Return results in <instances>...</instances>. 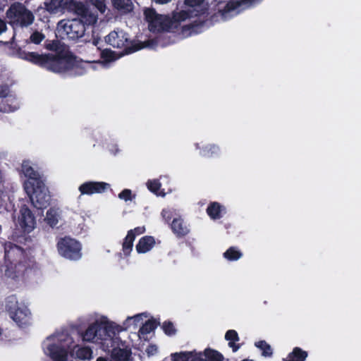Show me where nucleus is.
<instances>
[{
	"label": "nucleus",
	"mask_w": 361,
	"mask_h": 361,
	"mask_svg": "<svg viewBox=\"0 0 361 361\" xmlns=\"http://www.w3.org/2000/svg\"><path fill=\"white\" fill-rule=\"evenodd\" d=\"M113 6L122 13H128L133 10L131 0H112Z\"/></svg>",
	"instance_id": "nucleus-24"
},
{
	"label": "nucleus",
	"mask_w": 361,
	"mask_h": 361,
	"mask_svg": "<svg viewBox=\"0 0 361 361\" xmlns=\"http://www.w3.org/2000/svg\"><path fill=\"white\" fill-rule=\"evenodd\" d=\"M68 0H49L44 3L45 8L50 13H56L59 9L64 8Z\"/></svg>",
	"instance_id": "nucleus-26"
},
{
	"label": "nucleus",
	"mask_w": 361,
	"mask_h": 361,
	"mask_svg": "<svg viewBox=\"0 0 361 361\" xmlns=\"http://www.w3.org/2000/svg\"><path fill=\"white\" fill-rule=\"evenodd\" d=\"M161 216L164 219L169 221L171 218L172 214L171 212L169 209H163Z\"/></svg>",
	"instance_id": "nucleus-47"
},
{
	"label": "nucleus",
	"mask_w": 361,
	"mask_h": 361,
	"mask_svg": "<svg viewBox=\"0 0 361 361\" xmlns=\"http://www.w3.org/2000/svg\"><path fill=\"white\" fill-rule=\"evenodd\" d=\"M96 50L97 52L99 54V55H101L102 58L104 59V61L99 63V64L102 66H104V63L115 61L117 59L114 53L110 50L105 49L101 51L99 48H96Z\"/></svg>",
	"instance_id": "nucleus-32"
},
{
	"label": "nucleus",
	"mask_w": 361,
	"mask_h": 361,
	"mask_svg": "<svg viewBox=\"0 0 361 361\" xmlns=\"http://www.w3.org/2000/svg\"><path fill=\"white\" fill-rule=\"evenodd\" d=\"M73 355H75L77 359L86 360L92 358V352L91 349L87 347L80 348L75 346L73 350Z\"/></svg>",
	"instance_id": "nucleus-27"
},
{
	"label": "nucleus",
	"mask_w": 361,
	"mask_h": 361,
	"mask_svg": "<svg viewBox=\"0 0 361 361\" xmlns=\"http://www.w3.org/2000/svg\"><path fill=\"white\" fill-rule=\"evenodd\" d=\"M133 231V234L135 235V233H136L137 235H140L145 231V226H140V227L135 228Z\"/></svg>",
	"instance_id": "nucleus-49"
},
{
	"label": "nucleus",
	"mask_w": 361,
	"mask_h": 361,
	"mask_svg": "<svg viewBox=\"0 0 361 361\" xmlns=\"http://www.w3.org/2000/svg\"><path fill=\"white\" fill-rule=\"evenodd\" d=\"M56 32L61 38L76 39L84 35L85 27L80 20H61L57 24Z\"/></svg>",
	"instance_id": "nucleus-6"
},
{
	"label": "nucleus",
	"mask_w": 361,
	"mask_h": 361,
	"mask_svg": "<svg viewBox=\"0 0 361 361\" xmlns=\"http://www.w3.org/2000/svg\"><path fill=\"white\" fill-rule=\"evenodd\" d=\"M70 64L68 54L66 51L57 54H49L45 68L56 73L66 70Z\"/></svg>",
	"instance_id": "nucleus-10"
},
{
	"label": "nucleus",
	"mask_w": 361,
	"mask_h": 361,
	"mask_svg": "<svg viewBox=\"0 0 361 361\" xmlns=\"http://www.w3.org/2000/svg\"><path fill=\"white\" fill-rule=\"evenodd\" d=\"M111 361H128L130 355V350L126 348L125 343L120 339L118 343H114L113 347H111Z\"/></svg>",
	"instance_id": "nucleus-15"
},
{
	"label": "nucleus",
	"mask_w": 361,
	"mask_h": 361,
	"mask_svg": "<svg viewBox=\"0 0 361 361\" xmlns=\"http://www.w3.org/2000/svg\"><path fill=\"white\" fill-rule=\"evenodd\" d=\"M61 211L56 208H50L47 212L45 220L51 226H56L61 219Z\"/></svg>",
	"instance_id": "nucleus-25"
},
{
	"label": "nucleus",
	"mask_w": 361,
	"mask_h": 361,
	"mask_svg": "<svg viewBox=\"0 0 361 361\" xmlns=\"http://www.w3.org/2000/svg\"><path fill=\"white\" fill-rule=\"evenodd\" d=\"M58 250L61 256L71 260H78L82 256L81 245L70 238H64L58 243Z\"/></svg>",
	"instance_id": "nucleus-8"
},
{
	"label": "nucleus",
	"mask_w": 361,
	"mask_h": 361,
	"mask_svg": "<svg viewBox=\"0 0 361 361\" xmlns=\"http://www.w3.org/2000/svg\"><path fill=\"white\" fill-rule=\"evenodd\" d=\"M73 343L72 338L66 334L53 335L44 341V353L54 361H66Z\"/></svg>",
	"instance_id": "nucleus-2"
},
{
	"label": "nucleus",
	"mask_w": 361,
	"mask_h": 361,
	"mask_svg": "<svg viewBox=\"0 0 361 361\" xmlns=\"http://www.w3.org/2000/svg\"><path fill=\"white\" fill-rule=\"evenodd\" d=\"M307 356V354L305 351H302L299 348H295L285 361H305Z\"/></svg>",
	"instance_id": "nucleus-30"
},
{
	"label": "nucleus",
	"mask_w": 361,
	"mask_h": 361,
	"mask_svg": "<svg viewBox=\"0 0 361 361\" xmlns=\"http://www.w3.org/2000/svg\"><path fill=\"white\" fill-rule=\"evenodd\" d=\"M202 355L203 361H223V355L216 350L207 348L205 349Z\"/></svg>",
	"instance_id": "nucleus-28"
},
{
	"label": "nucleus",
	"mask_w": 361,
	"mask_h": 361,
	"mask_svg": "<svg viewBox=\"0 0 361 361\" xmlns=\"http://www.w3.org/2000/svg\"><path fill=\"white\" fill-rule=\"evenodd\" d=\"M121 330L120 325L102 316L88 326L82 337L84 341L99 344L105 351H109L114 343L120 342L117 334Z\"/></svg>",
	"instance_id": "nucleus-1"
},
{
	"label": "nucleus",
	"mask_w": 361,
	"mask_h": 361,
	"mask_svg": "<svg viewBox=\"0 0 361 361\" xmlns=\"http://www.w3.org/2000/svg\"><path fill=\"white\" fill-rule=\"evenodd\" d=\"M118 197L125 201L131 200L132 192L129 189H125L121 193H119Z\"/></svg>",
	"instance_id": "nucleus-41"
},
{
	"label": "nucleus",
	"mask_w": 361,
	"mask_h": 361,
	"mask_svg": "<svg viewBox=\"0 0 361 361\" xmlns=\"http://www.w3.org/2000/svg\"><path fill=\"white\" fill-rule=\"evenodd\" d=\"M148 318V315L146 313H141L136 314L133 317H128L125 322L123 323V325H120L121 328V332L130 327H137L139 325L143 324L144 320Z\"/></svg>",
	"instance_id": "nucleus-20"
},
{
	"label": "nucleus",
	"mask_w": 361,
	"mask_h": 361,
	"mask_svg": "<svg viewBox=\"0 0 361 361\" xmlns=\"http://www.w3.org/2000/svg\"><path fill=\"white\" fill-rule=\"evenodd\" d=\"M45 38L43 33L39 31H35L30 37V41L34 44H38Z\"/></svg>",
	"instance_id": "nucleus-39"
},
{
	"label": "nucleus",
	"mask_w": 361,
	"mask_h": 361,
	"mask_svg": "<svg viewBox=\"0 0 361 361\" xmlns=\"http://www.w3.org/2000/svg\"><path fill=\"white\" fill-rule=\"evenodd\" d=\"M262 1V0H231L226 4L224 11H221L220 13L222 18L226 20Z\"/></svg>",
	"instance_id": "nucleus-9"
},
{
	"label": "nucleus",
	"mask_w": 361,
	"mask_h": 361,
	"mask_svg": "<svg viewBox=\"0 0 361 361\" xmlns=\"http://www.w3.org/2000/svg\"><path fill=\"white\" fill-rule=\"evenodd\" d=\"M6 30V23L3 20L0 19V35L1 33H3L4 32H5Z\"/></svg>",
	"instance_id": "nucleus-50"
},
{
	"label": "nucleus",
	"mask_w": 361,
	"mask_h": 361,
	"mask_svg": "<svg viewBox=\"0 0 361 361\" xmlns=\"http://www.w3.org/2000/svg\"><path fill=\"white\" fill-rule=\"evenodd\" d=\"M90 4L98 9L102 13L106 10V6L104 0H90Z\"/></svg>",
	"instance_id": "nucleus-40"
},
{
	"label": "nucleus",
	"mask_w": 361,
	"mask_h": 361,
	"mask_svg": "<svg viewBox=\"0 0 361 361\" xmlns=\"http://www.w3.org/2000/svg\"><path fill=\"white\" fill-rule=\"evenodd\" d=\"M219 149L216 146H210L209 149L204 151V155L205 156H212L214 154H216L218 152Z\"/></svg>",
	"instance_id": "nucleus-46"
},
{
	"label": "nucleus",
	"mask_w": 361,
	"mask_h": 361,
	"mask_svg": "<svg viewBox=\"0 0 361 361\" xmlns=\"http://www.w3.org/2000/svg\"><path fill=\"white\" fill-rule=\"evenodd\" d=\"M208 215L214 219L220 218L221 207L216 203H212L207 209Z\"/></svg>",
	"instance_id": "nucleus-35"
},
{
	"label": "nucleus",
	"mask_w": 361,
	"mask_h": 361,
	"mask_svg": "<svg viewBox=\"0 0 361 361\" xmlns=\"http://www.w3.org/2000/svg\"><path fill=\"white\" fill-rule=\"evenodd\" d=\"M97 44H98V41L97 40H94L93 42V44H92V49H94V47H97Z\"/></svg>",
	"instance_id": "nucleus-53"
},
{
	"label": "nucleus",
	"mask_w": 361,
	"mask_h": 361,
	"mask_svg": "<svg viewBox=\"0 0 361 361\" xmlns=\"http://www.w3.org/2000/svg\"><path fill=\"white\" fill-rule=\"evenodd\" d=\"M96 361H107L106 358H104L102 357H99L97 359Z\"/></svg>",
	"instance_id": "nucleus-52"
},
{
	"label": "nucleus",
	"mask_w": 361,
	"mask_h": 361,
	"mask_svg": "<svg viewBox=\"0 0 361 361\" xmlns=\"http://www.w3.org/2000/svg\"><path fill=\"white\" fill-rule=\"evenodd\" d=\"M154 245V240L151 236L142 238L136 245V250L138 253H145L149 251Z\"/></svg>",
	"instance_id": "nucleus-23"
},
{
	"label": "nucleus",
	"mask_w": 361,
	"mask_h": 361,
	"mask_svg": "<svg viewBox=\"0 0 361 361\" xmlns=\"http://www.w3.org/2000/svg\"><path fill=\"white\" fill-rule=\"evenodd\" d=\"M204 0H185L184 5L192 9L196 6L200 5Z\"/></svg>",
	"instance_id": "nucleus-43"
},
{
	"label": "nucleus",
	"mask_w": 361,
	"mask_h": 361,
	"mask_svg": "<svg viewBox=\"0 0 361 361\" xmlns=\"http://www.w3.org/2000/svg\"><path fill=\"white\" fill-rule=\"evenodd\" d=\"M17 225L25 232L30 233L36 226L34 214L27 206H23L20 210Z\"/></svg>",
	"instance_id": "nucleus-12"
},
{
	"label": "nucleus",
	"mask_w": 361,
	"mask_h": 361,
	"mask_svg": "<svg viewBox=\"0 0 361 361\" xmlns=\"http://www.w3.org/2000/svg\"><path fill=\"white\" fill-rule=\"evenodd\" d=\"M24 272V267L21 265H19L18 267L16 265L14 267L11 266L8 268V269L6 271V274L11 278H16L21 275H23Z\"/></svg>",
	"instance_id": "nucleus-34"
},
{
	"label": "nucleus",
	"mask_w": 361,
	"mask_h": 361,
	"mask_svg": "<svg viewBox=\"0 0 361 361\" xmlns=\"http://www.w3.org/2000/svg\"><path fill=\"white\" fill-rule=\"evenodd\" d=\"M157 327V323L154 320L147 319L144 320L142 327L138 331V336L140 339L147 340V335L152 332Z\"/></svg>",
	"instance_id": "nucleus-22"
},
{
	"label": "nucleus",
	"mask_w": 361,
	"mask_h": 361,
	"mask_svg": "<svg viewBox=\"0 0 361 361\" xmlns=\"http://www.w3.org/2000/svg\"><path fill=\"white\" fill-rule=\"evenodd\" d=\"M135 238V235L133 234V231H128L123 244V251L126 255H128L132 250Z\"/></svg>",
	"instance_id": "nucleus-31"
},
{
	"label": "nucleus",
	"mask_w": 361,
	"mask_h": 361,
	"mask_svg": "<svg viewBox=\"0 0 361 361\" xmlns=\"http://www.w3.org/2000/svg\"><path fill=\"white\" fill-rule=\"evenodd\" d=\"M6 16L10 24L20 27L29 26L35 19L32 12L20 2L12 4L6 11Z\"/></svg>",
	"instance_id": "nucleus-3"
},
{
	"label": "nucleus",
	"mask_w": 361,
	"mask_h": 361,
	"mask_svg": "<svg viewBox=\"0 0 361 361\" xmlns=\"http://www.w3.org/2000/svg\"><path fill=\"white\" fill-rule=\"evenodd\" d=\"M46 48L49 50H54L56 51L55 54H57L59 52H62L63 50L61 51L59 49L58 43L56 42H51L46 44Z\"/></svg>",
	"instance_id": "nucleus-44"
},
{
	"label": "nucleus",
	"mask_w": 361,
	"mask_h": 361,
	"mask_svg": "<svg viewBox=\"0 0 361 361\" xmlns=\"http://www.w3.org/2000/svg\"><path fill=\"white\" fill-rule=\"evenodd\" d=\"M108 186L104 182H87L79 187V191L82 195H92L104 192Z\"/></svg>",
	"instance_id": "nucleus-16"
},
{
	"label": "nucleus",
	"mask_w": 361,
	"mask_h": 361,
	"mask_svg": "<svg viewBox=\"0 0 361 361\" xmlns=\"http://www.w3.org/2000/svg\"><path fill=\"white\" fill-rule=\"evenodd\" d=\"M147 185L148 189L150 191H152V192H154L158 195H163V196L164 195V194L162 193L161 192H158V191L160 188L161 184L157 180H149L147 183Z\"/></svg>",
	"instance_id": "nucleus-38"
},
{
	"label": "nucleus",
	"mask_w": 361,
	"mask_h": 361,
	"mask_svg": "<svg viewBox=\"0 0 361 361\" xmlns=\"http://www.w3.org/2000/svg\"><path fill=\"white\" fill-rule=\"evenodd\" d=\"M22 171L23 174L28 178L27 180L32 181L35 184L37 182H40L39 173L34 170L30 165V161H24L22 164Z\"/></svg>",
	"instance_id": "nucleus-21"
},
{
	"label": "nucleus",
	"mask_w": 361,
	"mask_h": 361,
	"mask_svg": "<svg viewBox=\"0 0 361 361\" xmlns=\"http://www.w3.org/2000/svg\"><path fill=\"white\" fill-rule=\"evenodd\" d=\"M224 256L228 260H237L242 257V253L235 247H231L226 250Z\"/></svg>",
	"instance_id": "nucleus-36"
},
{
	"label": "nucleus",
	"mask_w": 361,
	"mask_h": 361,
	"mask_svg": "<svg viewBox=\"0 0 361 361\" xmlns=\"http://www.w3.org/2000/svg\"><path fill=\"white\" fill-rule=\"evenodd\" d=\"M158 351V348L156 345H149L146 348V353L149 356L155 355Z\"/></svg>",
	"instance_id": "nucleus-45"
},
{
	"label": "nucleus",
	"mask_w": 361,
	"mask_h": 361,
	"mask_svg": "<svg viewBox=\"0 0 361 361\" xmlns=\"http://www.w3.org/2000/svg\"><path fill=\"white\" fill-rule=\"evenodd\" d=\"M106 42L114 47L123 48L127 46L128 37L123 30H117L106 37Z\"/></svg>",
	"instance_id": "nucleus-14"
},
{
	"label": "nucleus",
	"mask_w": 361,
	"mask_h": 361,
	"mask_svg": "<svg viewBox=\"0 0 361 361\" xmlns=\"http://www.w3.org/2000/svg\"><path fill=\"white\" fill-rule=\"evenodd\" d=\"M171 361H203L201 353L194 351H181L171 353Z\"/></svg>",
	"instance_id": "nucleus-18"
},
{
	"label": "nucleus",
	"mask_w": 361,
	"mask_h": 361,
	"mask_svg": "<svg viewBox=\"0 0 361 361\" xmlns=\"http://www.w3.org/2000/svg\"><path fill=\"white\" fill-rule=\"evenodd\" d=\"M19 103L7 85L0 86V112H11L18 109Z\"/></svg>",
	"instance_id": "nucleus-11"
},
{
	"label": "nucleus",
	"mask_w": 361,
	"mask_h": 361,
	"mask_svg": "<svg viewBox=\"0 0 361 361\" xmlns=\"http://www.w3.org/2000/svg\"><path fill=\"white\" fill-rule=\"evenodd\" d=\"M6 310L11 318L19 326L27 325L31 319V312L23 301H19L16 296L7 298Z\"/></svg>",
	"instance_id": "nucleus-4"
},
{
	"label": "nucleus",
	"mask_w": 361,
	"mask_h": 361,
	"mask_svg": "<svg viewBox=\"0 0 361 361\" xmlns=\"http://www.w3.org/2000/svg\"><path fill=\"white\" fill-rule=\"evenodd\" d=\"M256 347L262 351V355L270 356L272 355V350L271 346L265 341H261L255 343Z\"/></svg>",
	"instance_id": "nucleus-37"
},
{
	"label": "nucleus",
	"mask_w": 361,
	"mask_h": 361,
	"mask_svg": "<svg viewBox=\"0 0 361 361\" xmlns=\"http://www.w3.org/2000/svg\"><path fill=\"white\" fill-rule=\"evenodd\" d=\"M19 56L21 59L32 62L38 66L45 67L47 63L48 54H39L36 52H20Z\"/></svg>",
	"instance_id": "nucleus-19"
},
{
	"label": "nucleus",
	"mask_w": 361,
	"mask_h": 361,
	"mask_svg": "<svg viewBox=\"0 0 361 361\" xmlns=\"http://www.w3.org/2000/svg\"><path fill=\"white\" fill-rule=\"evenodd\" d=\"M194 12V9L186 7L185 6L183 8H177L171 14V17H169L171 30L177 29L181 23L191 18L193 16Z\"/></svg>",
	"instance_id": "nucleus-13"
},
{
	"label": "nucleus",
	"mask_w": 361,
	"mask_h": 361,
	"mask_svg": "<svg viewBox=\"0 0 361 361\" xmlns=\"http://www.w3.org/2000/svg\"><path fill=\"white\" fill-rule=\"evenodd\" d=\"M144 14L150 31H171L169 16L159 15L154 9L149 8L145 9Z\"/></svg>",
	"instance_id": "nucleus-7"
},
{
	"label": "nucleus",
	"mask_w": 361,
	"mask_h": 361,
	"mask_svg": "<svg viewBox=\"0 0 361 361\" xmlns=\"http://www.w3.org/2000/svg\"><path fill=\"white\" fill-rule=\"evenodd\" d=\"M172 0H152L153 2L158 4H166L171 2Z\"/></svg>",
	"instance_id": "nucleus-51"
},
{
	"label": "nucleus",
	"mask_w": 361,
	"mask_h": 361,
	"mask_svg": "<svg viewBox=\"0 0 361 361\" xmlns=\"http://www.w3.org/2000/svg\"><path fill=\"white\" fill-rule=\"evenodd\" d=\"M226 340L229 341V346L232 348L233 351L235 352L239 348V346L235 344V341H238V334L234 330H229L225 335Z\"/></svg>",
	"instance_id": "nucleus-33"
},
{
	"label": "nucleus",
	"mask_w": 361,
	"mask_h": 361,
	"mask_svg": "<svg viewBox=\"0 0 361 361\" xmlns=\"http://www.w3.org/2000/svg\"><path fill=\"white\" fill-rule=\"evenodd\" d=\"M75 13L80 16L82 23L87 25H94L97 22V16L89 11L82 3L75 5Z\"/></svg>",
	"instance_id": "nucleus-17"
},
{
	"label": "nucleus",
	"mask_w": 361,
	"mask_h": 361,
	"mask_svg": "<svg viewBox=\"0 0 361 361\" xmlns=\"http://www.w3.org/2000/svg\"><path fill=\"white\" fill-rule=\"evenodd\" d=\"M171 228L173 232L178 235H184L188 233V228L187 226L180 219H173Z\"/></svg>",
	"instance_id": "nucleus-29"
},
{
	"label": "nucleus",
	"mask_w": 361,
	"mask_h": 361,
	"mask_svg": "<svg viewBox=\"0 0 361 361\" xmlns=\"http://www.w3.org/2000/svg\"><path fill=\"white\" fill-rule=\"evenodd\" d=\"M147 45L143 44V43H138L133 45V48L130 51H135L137 50L141 49L143 47H147Z\"/></svg>",
	"instance_id": "nucleus-48"
},
{
	"label": "nucleus",
	"mask_w": 361,
	"mask_h": 361,
	"mask_svg": "<svg viewBox=\"0 0 361 361\" xmlns=\"http://www.w3.org/2000/svg\"><path fill=\"white\" fill-rule=\"evenodd\" d=\"M24 188L27 194L30 196L32 204L37 209L47 207L49 204L50 197L47 188L44 183L37 182L35 184L31 180H26Z\"/></svg>",
	"instance_id": "nucleus-5"
},
{
	"label": "nucleus",
	"mask_w": 361,
	"mask_h": 361,
	"mask_svg": "<svg viewBox=\"0 0 361 361\" xmlns=\"http://www.w3.org/2000/svg\"><path fill=\"white\" fill-rule=\"evenodd\" d=\"M163 329H164V332L167 335H169V336L174 334L176 332V330L174 329L173 324L170 323V322L164 323L163 325Z\"/></svg>",
	"instance_id": "nucleus-42"
}]
</instances>
